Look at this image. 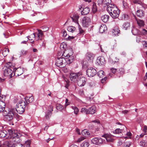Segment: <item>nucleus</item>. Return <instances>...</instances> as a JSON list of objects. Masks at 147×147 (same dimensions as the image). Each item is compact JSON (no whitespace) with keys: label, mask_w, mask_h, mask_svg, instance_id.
I'll use <instances>...</instances> for the list:
<instances>
[{"label":"nucleus","mask_w":147,"mask_h":147,"mask_svg":"<svg viewBox=\"0 0 147 147\" xmlns=\"http://www.w3.org/2000/svg\"><path fill=\"white\" fill-rule=\"evenodd\" d=\"M14 65V64L10 62L5 64L3 68L4 75L5 76L8 77L9 78L12 77L13 70L12 71V69L13 68Z\"/></svg>","instance_id":"nucleus-1"},{"label":"nucleus","mask_w":147,"mask_h":147,"mask_svg":"<svg viewBox=\"0 0 147 147\" xmlns=\"http://www.w3.org/2000/svg\"><path fill=\"white\" fill-rule=\"evenodd\" d=\"M107 9L110 15L113 18H116L118 17L119 11L117 6L115 5L111 4L107 7Z\"/></svg>","instance_id":"nucleus-2"},{"label":"nucleus","mask_w":147,"mask_h":147,"mask_svg":"<svg viewBox=\"0 0 147 147\" xmlns=\"http://www.w3.org/2000/svg\"><path fill=\"white\" fill-rule=\"evenodd\" d=\"M8 134L6 138H11L13 140V141L16 143L20 142V137L21 136V134L15 132V131L12 129H8Z\"/></svg>","instance_id":"nucleus-3"},{"label":"nucleus","mask_w":147,"mask_h":147,"mask_svg":"<svg viewBox=\"0 0 147 147\" xmlns=\"http://www.w3.org/2000/svg\"><path fill=\"white\" fill-rule=\"evenodd\" d=\"M15 111V109H12L10 110L6 109L4 111L3 115L5 117L8 121H10L13 119L14 116L17 114L16 113Z\"/></svg>","instance_id":"nucleus-4"},{"label":"nucleus","mask_w":147,"mask_h":147,"mask_svg":"<svg viewBox=\"0 0 147 147\" xmlns=\"http://www.w3.org/2000/svg\"><path fill=\"white\" fill-rule=\"evenodd\" d=\"M27 103H25V101L23 100H20L19 101L18 104L16 105V111L18 113L20 114H22L24 111L25 109L26 106L27 105Z\"/></svg>","instance_id":"nucleus-5"},{"label":"nucleus","mask_w":147,"mask_h":147,"mask_svg":"<svg viewBox=\"0 0 147 147\" xmlns=\"http://www.w3.org/2000/svg\"><path fill=\"white\" fill-rule=\"evenodd\" d=\"M66 63L65 59L63 57H58L56 60L55 64L58 67H63L65 66Z\"/></svg>","instance_id":"nucleus-6"},{"label":"nucleus","mask_w":147,"mask_h":147,"mask_svg":"<svg viewBox=\"0 0 147 147\" xmlns=\"http://www.w3.org/2000/svg\"><path fill=\"white\" fill-rule=\"evenodd\" d=\"M82 75V73L81 72L78 73L71 72L70 74V79L72 82H76L79 77Z\"/></svg>","instance_id":"nucleus-7"},{"label":"nucleus","mask_w":147,"mask_h":147,"mask_svg":"<svg viewBox=\"0 0 147 147\" xmlns=\"http://www.w3.org/2000/svg\"><path fill=\"white\" fill-rule=\"evenodd\" d=\"M91 22V19L90 17L85 16L82 19V25L84 27H88L90 24Z\"/></svg>","instance_id":"nucleus-8"},{"label":"nucleus","mask_w":147,"mask_h":147,"mask_svg":"<svg viewBox=\"0 0 147 147\" xmlns=\"http://www.w3.org/2000/svg\"><path fill=\"white\" fill-rule=\"evenodd\" d=\"M97 5L100 6H103L104 7L107 6H109L111 3V0H98L97 1Z\"/></svg>","instance_id":"nucleus-9"},{"label":"nucleus","mask_w":147,"mask_h":147,"mask_svg":"<svg viewBox=\"0 0 147 147\" xmlns=\"http://www.w3.org/2000/svg\"><path fill=\"white\" fill-rule=\"evenodd\" d=\"M86 81V78L82 76V75L79 77L76 82L78 86H83L85 84Z\"/></svg>","instance_id":"nucleus-10"},{"label":"nucleus","mask_w":147,"mask_h":147,"mask_svg":"<svg viewBox=\"0 0 147 147\" xmlns=\"http://www.w3.org/2000/svg\"><path fill=\"white\" fill-rule=\"evenodd\" d=\"M4 147H23V145L22 144L18 143L16 144H13L11 142L8 141H6L3 143Z\"/></svg>","instance_id":"nucleus-11"},{"label":"nucleus","mask_w":147,"mask_h":147,"mask_svg":"<svg viewBox=\"0 0 147 147\" xmlns=\"http://www.w3.org/2000/svg\"><path fill=\"white\" fill-rule=\"evenodd\" d=\"M97 73L96 70L93 67L88 69L86 71V74L89 77H93Z\"/></svg>","instance_id":"nucleus-12"},{"label":"nucleus","mask_w":147,"mask_h":147,"mask_svg":"<svg viewBox=\"0 0 147 147\" xmlns=\"http://www.w3.org/2000/svg\"><path fill=\"white\" fill-rule=\"evenodd\" d=\"M14 72V73L13 76L16 75V76H19L21 75L23 73V69L20 67L18 68L17 69H13V72Z\"/></svg>","instance_id":"nucleus-13"},{"label":"nucleus","mask_w":147,"mask_h":147,"mask_svg":"<svg viewBox=\"0 0 147 147\" xmlns=\"http://www.w3.org/2000/svg\"><path fill=\"white\" fill-rule=\"evenodd\" d=\"M105 62V58L102 56L98 57L96 60V64L100 65H104Z\"/></svg>","instance_id":"nucleus-14"},{"label":"nucleus","mask_w":147,"mask_h":147,"mask_svg":"<svg viewBox=\"0 0 147 147\" xmlns=\"http://www.w3.org/2000/svg\"><path fill=\"white\" fill-rule=\"evenodd\" d=\"M6 109H8L7 108H5V103L2 101H0V113L2 112L3 114L4 111Z\"/></svg>","instance_id":"nucleus-15"},{"label":"nucleus","mask_w":147,"mask_h":147,"mask_svg":"<svg viewBox=\"0 0 147 147\" xmlns=\"http://www.w3.org/2000/svg\"><path fill=\"white\" fill-rule=\"evenodd\" d=\"M38 33L37 34V36H36L35 35V39L36 40H41L43 36V34L41 30H38Z\"/></svg>","instance_id":"nucleus-16"},{"label":"nucleus","mask_w":147,"mask_h":147,"mask_svg":"<svg viewBox=\"0 0 147 147\" xmlns=\"http://www.w3.org/2000/svg\"><path fill=\"white\" fill-rule=\"evenodd\" d=\"M94 55L92 53L88 52L86 55V58L88 61H92Z\"/></svg>","instance_id":"nucleus-17"},{"label":"nucleus","mask_w":147,"mask_h":147,"mask_svg":"<svg viewBox=\"0 0 147 147\" xmlns=\"http://www.w3.org/2000/svg\"><path fill=\"white\" fill-rule=\"evenodd\" d=\"M70 54L71 55H72V52L71 50H65L63 53L62 55V57H63V56H64L66 58H67L69 56Z\"/></svg>","instance_id":"nucleus-18"},{"label":"nucleus","mask_w":147,"mask_h":147,"mask_svg":"<svg viewBox=\"0 0 147 147\" xmlns=\"http://www.w3.org/2000/svg\"><path fill=\"white\" fill-rule=\"evenodd\" d=\"M102 137L105 138L107 142H111L113 140V139L112 138L113 136L110 135L106 134L103 135Z\"/></svg>","instance_id":"nucleus-19"},{"label":"nucleus","mask_w":147,"mask_h":147,"mask_svg":"<svg viewBox=\"0 0 147 147\" xmlns=\"http://www.w3.org/2000/svg\"><path fill=\"white\" fill-rule=\"evenodd\" d=\"M74 57L73 56H72V55H69V56L66 58L65 60L66 63L67 64H70L73 61Z\"/></svg>","instance_id":"nucleus-20"},{"label":"nucleus","mask_w":147,"mask_h":147,"mask_svg":"<svg viewBox=\"0 0 147 147\" xmlns=\"http://www.w3.org/2000/svg\"><path fill=\"white\" fill-rule=\"evenodd\" d=\"M70 17L73 22L77 23L79 25V24L78 23V20L79 18V16L78 14H74L73 16H71Z\"/></svg>","instance_id":"nucleus-21"},{"label":"nucleus","mask_w":147,"mask_h":147,"mask_svg":"<svg viewBox=\"0 0 147 147\" xmlns=\"http://www.w3.org/2000/svg\"><path fill=\"white\" fill-rule=\"evenodd\" d=\"M8 133L7 131L5 130H3L0 131V138H2L7 137Z\"/></svg>","instance_id":"nucleus-22"},{"label":"nucleus","mask_w":147,"mask_h":147,"mask_svg":"<svg viewBox=\"0 0 147 147\" xmlns=\"http://www.w3.org/2000/svg\"><path fill=\"white\" fill-rule=\"evenodd\" d=\"M90 11V9L88 7H86L83 9V10L81 12L82 15H85L87 14Z\"/></svg>","instance_id":"nucleus-23"},{"label":"nucleus","mask_w":147,"mask_h":147,"mask_svg":"<svg viewBox=\"0 0 147 147\" xmlns=\"http://www.w3.org/2000/svg\"><path fill=\"white\" fill-rule=\"evenodd\" d=\"M120 30L117 27H115L113 29L112 31V35L114 36H116L118 35L119 34Z\"/></svg>","instance_id":"nucleus-24"},{"label":"nucleus","mask_w":147,"mask_h":147,"mask_svg":"<svg viewBox=\"0 0 147 147\" xmlns=\"http://www.w3.org/2000/svg\"><path fill=\"white\" fill-rule=\"evenodd\" d=\"M137 16L140 17H142L144 16V11L142 10H138L137 11Z\"/></svg>","instance_id":"nucleus-25"},{"label":"nucleus","mask_w":147,"mask_h":147,"mask_svg":"<svg viewBox=\"0 0 147 147\" xmlns=\"http://www.w3.org/2000/svg\"><path fill=\"white\" fill-rule=\"evenodd\" d=\"M101 19L105 23L107 22L109 19V16L107 15H105L101 17Z\"/></svg>","instance_id":"nucleus-26"},{"label":"nucleus","mask_w":147,"mask_h":147,"mask_svg":"<svg viewBox=\"0 0 147 147\" xmlns=\"http://www.w3.org/2000/svg\"><path fill=\"white\" fill-rule=\"evenodd\" d=\"M124 69L123 68H120L117 71V76L120 78L121 76H122L124 73Z\"/></svg>","instance_id":"nucleus-27"},{"label":"nucleus","mask_w":147,"mask_h":147,"mask_svg":"<svg viewBox=\"0 0 147 147\" xmlns=\"http://www.w3.org/2000/svg\"><path fill=\"white\" fill-rule=\"evenodd\" d=\"M89 111V113L91 114H94L96 112V107L94 106H93L90 108Z\"/></svg>","instance_id":"nucleus-28"},{"label":"nucleus","mask_w":147,"mask_h":147,"mask_svg":"<svg viewBox=\"0 0 147 147\" xmlns=\"http://www.w3.org/2000/svg\"><path fill=\"white\" fill-rule=\"evenodd\" d=\"M107 30V27L105 24L101 25L99 28V32L101 33H103L105 30Z\"/></svg>","instance_id":"nucleus-29"},{"label":"nucleus","mask_w":147,"mask_h":147,"mask_svg":"<svg viewBox=\"0 0 147 147\" xmlns=\"http://www.w3.org/2000/svg\"><path fill=\"white\" fill-rule=\"evenodd\" d=\"M25 99L26 102L25 103L27 102V105L28 104V102L29 103L32 102L34 100L33 97L32 96L30 97L26 96L25 98Z\"/></svg>","instance_id":"nucleus-30"},{"label":"nucleus","mask_w":147,"mask_h":147,"mask_svg":"<svg viewBox=\"0 0 147 147\" xmlns=\"http://www.w3.org/2000/svg\"><path fill=\"white\" fill-rule=\"evenodd\" d=\"M137 22V23L139 26L140 27L143 26L144 24V21L140 19H136Z\"/></svg>","instance_id":"nucleus-31"},{"label":"nucleus","mask_w":147,"mask_h":147,"mask_svg":"<svg viewBox=\"0 0 147 147\" xmlns=\"http://www.w3.org/2000/svg\"><path fill=\"white\" fill-rule=\"evenodd\" d=\"M9 52V50L8 48H5L3 49L2 52V54L4 57L6 56L8 54Z\"/></svg>","instance_id":"nucleus-32"},{"label":"nucleus","mask_w":147,"mask_h":147,"mask_svg":"<svg viewBox=\"0 0 147 147\" xmlns=\"http://www.w3.org/2000/svg\"><path fill=\"white\" fill-rule=\"evenodd\" d=\"M31 141L30 140H28L25 141L24 144V147H30Z\"/></svg>","instance_id":"nucleus-33"},{"label":"nucleus","mask_w":147,"mask_h":147,"mask_svg":"<svg viewBox=\"0 0 147 147\" xmlns=\"http://www.w3.org/2000/svg\"><path fill=\"white\" fill-rule=\"evenodd\" d=\"M75 29L76 28L75 27L71 26H69L67 28V30L69 32H73Z\"/></svg>","instance_id":"nucleus-34"},{"label":"nucleus","mask_w":147,"mask_h":147,"mask_svg":"<svg viewBox=\"0 0 147 147\" xmlns=\"http://www.w3.org/2000/svg\"><path fill=\"white\" fill-rule=\"evenodd\" d=\"M97 75L100 78H102L105 76V73L102 70H100L97 73Z\"/></svg>","instance_id":"nucleus-35"},{"label":"nucleus","mask_w":147,"mask_h":147,"mask_svg":"<svg viewBox=\"0 0 147 147\" xmlns=\"http://www.w3.org/2000/svg\"><path fill=\"white\" fill-rule=\"evenodd\" d=\"M52 112L50 110L48 111L46 113L45 117L46 119H49L52 114Z\"/></svg>","instance_id":"nucleus-36"},{"label":"nucleus","mask_w":147,"mask_h":147,"mask_svg":"<svg viewBox=\"0 0 147 147\" xmlns=\"http://www.w3.org/2000/svg\"><path fill=\"white\" fill-rule=\"evenodd\" d=\"M131 142H126L123 144V147H129L131 145Z\"/></svg>","instance_id":"nucleus-37"},{"label":"nucleus","mask_w":147,"mask_h":147,"mask_svg":"<svg viewBox=\"0 0 147 147\" xmlns=\"http://www.w3.org/2000/svg\"><path fill=\"white\" fill-rule=\"evenodd\" d=\"M92 9V11L94 13H95L97 10L96 4L95 3H93Z\"/></svg>","instance_id":"nucleus-38"},{"label":"nucleus","mask_w":147,"mask_h":147,"mask_svg":"<svg viewBox=\"0 0 147 147\" xmlns=\"http://www.w3.org/2000/svg\"><path fill=\"white\" fill-rule=\"evenodd\" d=\"M81 112L83 113H86V114L89 113V111L86 108H83L82 109Z\"/></svg>","instance_id":"nucleus-39"},{"label":"nucleus","mask_w":147,"mask_h":147,"mask_svg":"<svg viewBox=\"0 0 147 147\" xmlns=\"http://www.w3.org/2000/svg\"><path fill=\"white\" fill-rule=\"evenodd\" d=\"M89 144L87 141H84L81 145V147H88Z\"/></svg>","instance_id":"nucleus-40"},{"label":"nucleus","mask_w":147,"mask_h":147,"mask_svg":"<svg viewBox=\"0 0 147 147\" xmlns=\"http://www.w3.org/2000/svg\"><path fill=\"white\" fill-rule=\"evenodd\" d=\"M35 33H34L33 34L30 35L28 37V38L30 40H32L34 38L35 39Z\"/></svg>","instance_id":"nucleus-41"},{"label":"nucleus","mask_w":147,"mask_h":147,"mask_svg":"<svg viewBox=\"0 0 147 147\" xmlns=\"http://www.w3.org/2000/svg\"><path fill=\"white\" fill-rule=\"evenodd\" d=\"M140 145L143 147H145L146 146L147 144L144 140H142L139 143Z\"/></svg>","instance_id":"nucleus-42"},{"label":"nucleus","mask_w":147,"mask_h":147,"mask_svg":"<svg viewBox=\"0 0 147 147\" xmlns=\"http://www.w3.org/2000/svg\"><path fill=\"white\" fill-rule=\"evenodd\" d=\"M131 32L133 34L136 35L138 34V30L136 28H134L131 30Z\"/></svg>","instance_id":"nucleus-43"},{"label":"nucleus","mask_w":147,"mask_h":147,"mask_svg":"<svg viewBox=\"0 0 147 147\" xmlns=\"http://www.w3.org/2000/svg\"><path fill=\"white\" fill-rule=\"evenodd\" d=\"M129 26V24L128 22L124 23L123 25V28L125 30H127Z\"/></svg>","instance_id":"nucleus-44"},{"label":"nucleus","mask_w":147,"mask_h":147,"mask_svg":"<svg viewBox=\"0 0 147 147\" xmlns=\"http://www.w3.org/2000/svg\"><path fill=\"white\" fill-rule=\"evenodd\" d=\"M98 138H95L92 140V142L94 144L98 145Z\"/></svg>","instance_id":"nucleus-45"},{"label":"nucleus","mask_w":147,"mask_h":147,"mask_svg":"<svg viewBox=\"0 0 147 147\" xmlns=\"http://www.w3.org/2000/svg\"><path fill=\"white\" fill-rule=\"evenodd\" d=\"M121 19L122 20H127L129 18L128 16L126 14H123L121 16Z\"/></svg>","instance_id":"nucleus-46"},{"label":"nucleus","mask_w":147,"mask_h":147,"mask_svg":"<svg viewBox=\"0 0 147 147\" xmlns=\"http://www.w3.org/2000/svg\"><path fill=\"white\" fill-rule=\"evenodd\" d=\"M72 109L74 110V113L76 114L77 115L79 112V109L78 108L76 107H72Z\"/></svg>","instance_id":"nucleus-47"},{"label":"nucleus","mask_w":147,"mask_h":147,"mask_svg":"<svg viewBox=\"0 0 147 147\" xmlns=\"http://www.w3.org/2000/svg\"><path fill=\"white\" fill-rule=\"evenodd\" d=\"M63 107L62 105L60 104H58L57 106V110L60 111L63 109Z\"/></svg>","instance_id":"nucleus-48"},{"label":"nucleus","mask_w":147,"mask_h":147,"mask_svg":"<svg viewBox=\"0 0 147 147\" xmlns=\"http://www.w3.org/2000/svg\"><path fill=\"white\" fill-rule=\"evenodd\" d=\"M123 131L122 129H117L114 131V133L115 134H119L121 133Z\"/></svg>","instance_id":"nucleus-49"},{"label":"nucleus","mask_w":147,"mask_h":147,"mask_svg":"<svg viewBox=\"0 0 147 147\" xmlns=\"http://www.w3.org/2000/svg\"><path fill=\"white\" fill-rule=\"evenodd\" d=\"M133 2L135 4H138L140 5L142 3V1L140 0H134Z\"/></svg>","instance_id":"nucleus-50"},{"label":"nucleus","mask_w":147,"mask_h":147,"mask_svg":"<svg viewBox=\"0 0 147 147\" xmlns=\"http://www.w3.org/2000/svg\"><path fill=\"white\" fill-rule=\"evenodd\" d=\"M82 134L83 136L85 135H88L89 134V132H88L86 130H84L82 131Z\"/></svg>","instance_id":"nucleus-51"},{"label":"nucleus","mask_w":147,"mask_h":147,"mask_svg":"<svg viewBox=\"0 0 147 147\" xmlns=\"http://www.w3.org/2000/svg\"><path fill=\"white\" fill-rule=\"evenodd\" d=\"M79 26V33L80 34H83L84 32V31L82 30L80 26L78 25Z\"/></svg>","instance_id":"nucleus-52"},{"label":"nucleus","mask_w":147,"mask_h":147,"mask_svg":"<svg viewBox=\"0 0 147 147\" xmlns=\"http://www.w3.org/2000/svg\"><path fill=\"white\" fill-rule=\"evenodd\" d=\"M28 52L27 51L24 50H22L21 51V55H24L26 54Z\"/></svg>","instance_id":"nucleus-53"},{"label":"nucleus","mask_w":147,"mask_h":147,"mask_svg":"<svg viewBox=\"0 0 147 147\" xmlns=\"http://www.w3.org/2000/svg\"><path fill=\"white\" fill-rule=\"evenodd\" d=\"M86 138L84 137H82L78 139V140L77 142H80L81 141L85 139Z\"/></svg>","instance_id":"nucleus-54"},{"label":"nucleus","mask_w":147,"mask_h":147,"mask_svg":"<svg viewBox=\"0 0 147 147\" xmlns=\"http://www.w3.org/2000/svg\"><path fill=\"white\" fill-rule=\"evenodd\" d=\"M98 145L102 144L103 142L102 139L101 138H98Z\"/></svg>","instance_id":"nucleus-55"},{"label":"nucleus","mask_w":147,"mask_h":147,"mask_svg":"<svg viewBox=\"0 0 147 147\" xmlns=\"http://www.w3.org/2000/svg\"><path fill=\"white\" fill-rule=\"evenodd\" d=\"M123 5L124 7L125 8H127L128 7L127 4L126 2L124 1H123Z\"/></svg>","instance_id":"nucleus-56"},{"label":"nucleus","mask_w":147,"mask_h":147,"mask_svg":"<svg viewBox=\"0 0 147 147\" xmlns=\"http://www.w3.org/2000/svg\"><path fill=\"white\" fill-rule=\"evenodd\" d=\"M141 32L143 34L145 35L147 33V30L144 29L142 30Z\"/></svg>","instance_id":"nucleus-57"},{"label":"nucleus","mask_w":147,"mask_h":147,"mask_svg":"<svg viewBox=\"0 0 147 147\" xmlns=\"http://www.w3.org/2000/svg\"><path fill=\"white\" fill-rule=\"evenodd\" d=\"M142 43L144 47H147V42L143 41H142Z\"/></svg>","instance_id":"nucleus-58"},{"label":"nucleus","mask_w":147,"mask_h":147,"mask_svg":"<svg viewBox=\"0 0 147 147\" xmlns=\"http://www.w3.org/2000/svg\"><path fill=\"white\" fill-rule=\"evenodd\" d=\"M65 101V107H66V106L69 105V102H68V100L67 98L66 99Z\"/></svg>","instance_id":"nucleus-59"},{"label":"nucleus","mask_w":147,"mask_h":147,"mask_svg":"<svg viewBox=\"0 0 147 147\" xmlns=\"http://www.w3.org/2000/svg\"><path fill=\"white\" fill-rule=\"evenodd\" d=\"M117 71V69L114 68L111 69V71L113 74L115 73Z\"/></svg>","instance_id":"nucleus-60"},{"label":"nucleus","mask_w":147,"mask_h":147,"mask_svg":"<svg viewBox=\"0 0 147 147\" xmlns=\"http://www.w3.org/2000/svg\"><path fill=\"white\" fill-rule=\"evenodd\" d=\"M111 48L113 49H114V48H115L116 47V44L115 42L112 44L111 46Z\"/></svg>","instance_id":"nucleus-61"},{"label":"nucleus","mask_w":147,"mask_h":147,"mask_svg":"<svg viewBox=\"0 0 147 147\" xmlns=\"http://www.w3.org/2000/svg\"><path fill=\"white\" fill-rule=\"evenodd\" d=\"M107 78L106 77H105L104 78L102 79L101 80V82L102 83H104L105 82L106 80H107Z\"/></svg>","instance_id":"nucleus-62"},{"label":"nucleus","mask_w":147,"mask_h":147,"mask_svg":"<svg viewBox=\"0 0 147 147\" xmlns=\"http://www.w3.org/2000/svg\"><path fill=\"white\" fill-rule=\"evenodd\" d=\"M50 110L51 111H52V112L53 111V107L52 106L49 105L48 107V110Z\"/></svg>","instance_id":"nucleus-63"},{"label":"nucleus","mask_w":147,"mask_h":147,"mask_svg":"<svg viewBox=\"0 0 147 147\" xmlns=\"http://www.w3.org/2000/svg\"><path fill=\"white\" fill-rule=\"evenodd\" d=\"M67 33L66 31L65 30H63V36L64 37H66L67 36Z\"/></svg>","instance_id":"nucleus-64"}]
</instances>
